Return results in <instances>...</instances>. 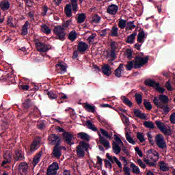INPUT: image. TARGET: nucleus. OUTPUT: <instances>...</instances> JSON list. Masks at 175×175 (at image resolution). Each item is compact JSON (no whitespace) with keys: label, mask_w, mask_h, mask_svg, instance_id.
Wrapping results in <instances>:
<instances>
[{"label":"nucleus","mask_w":175,"mask_h":175,"mask_svg":"<svg viewBox=\"0 0 175 175\" xmlns=\"http://www.w3.org/2000/svg\"><path fill=\"white\" fill-rule=\"evenodd\" d=\"M148 59L150 56L142 57L140 56H135L133 60L127 62V64L125 65L126 70H132V69H141L144 65L148 64Z\"/></svg>","instance_id":"nucleus-1"},{"label":"nucleus","mask_w":175,"mask_h":175,"mask_svg":"<svg viewBox=\"0 0 175 175\" xmlns=\"http://www.w3.org/2000/svg\"><path fill=\"white\" fill-rule=\"evenodd\" d=\"M118 27L120 28V29H124L125 27H126V21L124 19H121L119 21Z\"/></svg>","instance_id":"nucleus-51"},{"label":"nucleus","mask_w":175,"mask_h":175,"mask_svg":"<svg viewBox=\"0 0 175 175\" xmlns=\"http://www.w3.org/2000/svg\"><path fill=\"white\" fill-rule=\"evenodd\" d=\"M59 66L60 70L65 72H66V66L62 64L61 62H59L57 64H56V67L58 68Z\"/></svg>","instance_id":"nucleus-60"},{"label":"nucleus","mask_w":175,"mask_h":175,"mask_svg":"<svg viewBox=\"0 0 175 175\" xmlns=\"http://www.w3.org/2000/svg\"><path fill=\"white\" fill-rule=\"evenodd\" d=\"M170 121L172 122V124L175 123V112L172 113V115L170 116Z\"/></svg>","instance_id":"nucleus-64"},{"label":"nucleus","mask_w":175,"mask_h":175,"mask_svg":"<svg viewBox=\"0 0 175 175\" xmlns=\"http://www.w3.org/2000/svg\"><path fill=\"white\" fill-rule=\"evenodd\" d=\"M143 124L145 128H149V129H154L155 128V124L151 121H145Z\"/></svg>","instance_id":"nucleus-39"},{"label":"nucleus","mask_w":175,"mask_h":175,"mask_svg":"<svg viewBox=\"0 0 175 175\" xmlns=\"http://www.w3.org/2000/svg\"><path fill=\"white\" fill-rule=\"evenodd\" d=\"M87 16L84 13H81L78 15L77 23L78 24H83L85 21Z\"/></svg>","instance_id":"nucleus-33"},{"label":"nucleus","mask_w":175,"mask_h":175,"mask_svg":"<svg viewBox=\"0 0 175 175\" xmlns=\"http://www.w3.org/2000/svg\"><path fill=\"white\" fill-rule=\"evenodd\" d=\"M137 163H138L139 166H140V167L142 169H146V164H144L143 161H142L140 159L137 160Z\"/></svg>","instance_id":"nucleus-63"},{"label":"nucleus","mask_w":175,"mask_h":175,"mask_svg":"<svg viewBox=\"0 0 175 175\" xmlns=\"http://www.w3.org/2000/svg\"><path fill=\"white\" fill-rule=\"evenodd\" d=\"M77 154L79 158H84V155H85V152L81 146H77Z\"/></svg>","instance_id":"nucleus-35"},{"label":"nucleus","mask_w":175,"mask_h":175,"mask_svg":"<svg viewBox=\"0 0 175 175\" xmlns=\"http://www.w3.org/2000/svg\"><path fill=\"white\" fill-rule=\"evenodd\" d=\"M22 35H28V22H25L22 27Z\"/></svg>","instance_id":"nucleus-45"},{"label":"nucleus","mask_w":175,"mask_h":175,"mask_svg":"<svg viewBox=\"0 0 175 175\" xmlns=\"http://www.w3.org/2000/svg\"><path fill=\"white\" fill-rule=\"evenodd\" d=\"M7 24L10 28H14V24L13 23V18L12 16L8 17Z\"/></svg>","instance_id":"nucleus-57"},{"label":"nucleus","mask_w":175,"mask_h":175,"mask_svg":"<svg viewBox=\"0 0 175 175\" xmlns=\"http://www.w3.org/2000/svg\"><path fill=\"white\" fill-rule=\"evenodd\" d=\"M123 172H124L125 175H131V168L129 167L124 166L123 167Z\"/></svg>","instance_id":"nucleus-62"},{"label":"nucleus","mask_w":175,"mask_h":175,"mask_svg":"<svg viewBox=\"0 0 175 175\" xmlns=\"http://www.w3.org/2000/svg\"><path fill=\"white\" fill-rule=\"evenodd\" d=\"M42 152L40 151L38 153L36 154V156L33 158V166H36L40 162V158H42Z\"/></svg>","instance_id":"nucleus-23"},{"label":"nucleus","mask_w":175,"mask_h":175,"mask_svg":"<svg viewBox=\"0 0 175 175\" xmlns=\"http://www.w3.org/2000/svg\"><path fill=\"white\" fill-rule=\"evenodd\" d=\"M74 135L72 132L64 131L62 134L63 140H64L65 143L68 144V146H73L75 142L72 141L74 137Z\"/></svg>","instance_id":"nucleus-4"},{"label":"nucleus","mask_w":175,"mask_h":175,"mask_svg":"<svg viewBox=\"0 0 175 175\" xmlns=\"http://www.w3.org/2000/svg\"><path fill=\"white\" fill-rule=\"evenodd\" d=\"M165 88L167 90V91H174V88L172 87V83H170V81H167L165 83Z\"/></svg>","instance_id":"nucleus-58"},{"label":"nucleus","mask_w":175,"mask_h":175,"mask_svg":"<svg viewBox=\"0 0 175 175\" xmlns=\"http://www.w3.org/2000/svg\"><path fill=\"white\" fill-rule=\"evenodd\" d=\"M40 144V138H38L33 141L30 146V151L31 152H33L38 150V145Z\"/></svg>","instance_id":"nucleus-15"},{"label":"nucleus","mask_w":175,"mask_h":175,"mask_svg":"<svg viewBox=\"0 0 175 175\" xmlns=\"http://www.w3.org/2000/svg\"><path fill=\"white\" fill-rule=\"evenodd\" d=\"M134 28H136V25H135V21H130L127 23V26L126 27V31H128V29L132 31V29H134Z\"/></svg>","instance_id":"nucleus-44"},{"label":"nucleus","mask_w":175,"mask_h":175,"mask_svg":"<svg viewBox=\"0 0 175 175\" xmlns=\"http://www.w3.org/2000/svg\"><path fill=\"white\" fill-rule=\"evenodd\" d=\"M155 143L157 147L161 150H166V148H167L166 141H165V137H163L162 134H157L156 135Z\"/></svg>","instance_id":"nucleus-3"},{"label":"nucleus","mask_w":175,"mask_h":175,"mask_svg":"<svg viewBox=\"0 0 175 175\" xmlns=\"http://www.w3.org/2000/svg\"><path fill=\"white\" fill-rule=\"evenodd\" d=\"M158 100H161L162 105H165V104L169 103V97H167V96L164 95V94L159 95Z\"/></svg>","instance_id":"nucleus-32"},{"label":"nucleus","mask_w":175,"mask_h":175,"mask_svg":"<svg viewBox=\"0 0 175 175\" xmlns=\"http://www.w3.org/2000/svg\"><path fill=\"white\" fill-rule=\"evenodd\" d=\"M124 70V64H120L119 66L115 70V76L116 77H122V72Z\"/></svg>","instance_id":"nucleus-21"},{"label":"nucleus","mask_w":175,"mask_h":175,"mask_svg":"<svg viewBox=\"0 0 175 175\" xmlns=\"http://www.w3.org/2000/svg\"><path fill=\"white\" fill-rule=\"evenodd\" d=\"M64 12L66 13V17L70 18L72 17V5L71 4H66L64 8Z\"/></svg>","instance_id":"nucleus-22"},{"label":"nucleus","mask_w":175,"mask_h":175,"mask_svg":"<svg viewBox=\"0 0 175 175\" xmlns=\"http://www.w3.org/2000/svg\"><path fill=\"white\" fill-rule=\"evenodd\" d=\"M106 157L109 161H110V162H111V163H114V162H116L118 167H120V169H122V164L121 163V161H118V159L116 157H111L110 156V154L107 153Z\"/></svg>","instance_id":"nucleus-11"},{"label":"nucleus","mask_w":175,"mask_h":175,"mask_svg":"<svg viewBox=\"0 0 175 175\" xmlns=\"http://www.w3.org/2000/svg\"><path fill=\"white\" fill-rule=\"evenodd\" d=\"M49 142L53 146H60L61 145V137H59L57 134H51L49 136Z\"/></svg>","instance_id":"nucleus-8"},{"label":"nucleus","mask_w":175,"mask_h":175,"mask_svg":"<svg viewBox=\"0 0 175 175\" xmlns=\"http://www.w3.org/2000/svg\"><path fill=\"white\" fill-rule=\"evenodd\" d=\"M155 124H156L158 129H159L161 131V132L166 126H165V123H163L159 120H156Z\"/></svg>","instance_id":"nucleus-43"},{"label":"nucleus","mask_w":175,"mask_h":175,"mask_svg":"<svg viewBox=\"0 0 175 175\" xmlns=\"http://www.w3.org/2000/svg\"><path fill=\"white\" fill-rule=\"evenodd\" d=\"M154 88L156 91H157V92H159L160 94H163V92L166 91V89L161 88V84H159V83H157L156 87Z\"/></svg>","instance_id":"nucleus-46"},{"label":"nucleus","mask_w":175,"mask_h":175,"mask_svg":"<svg viewBox=\"0 0 175 175\" xmlns=\"http://www.w3.org/2000/svg\"><path fill=\"white\" fill-rule=\"evenodd\" d=\"M144 38H146V33H144V31H141L137 38V41L138 43H144Z\"/></svg>","instance_id":"nucleus-25"},{"label":"nucleus","mask_w":175,"mask_h":175,"mask_svg":"<svg viewBox=\"0 0 175 175\" xmlns=\"http://www.w3.org/2000/svg\"><path fill=\"white\" fill-rule=\"evenodd\" d=\"M161 132H163L164 135H167V136H170L172 135V129H167L166 126L163 130H161Z\"/></svg>","instance_id":"nucleus-56"},{"label":"nucleus","mask_w":175,"mask_h":175,"mask_svg":"<svg viewBox=\"0 0 175 175\" xmlns=\"http://www.w3.org/2000/svg\"><path fill=\"white\" fill-rule=\"evenodd\" d=\"M88 49V44L86 42L80 41L77 45V51L81 53V54H84L85 51Z\"/></svg>","instance_id":"nucleus-9"},{"label":"nucleus","mask_w":175,"mask_h":175,"mask_svg":"<svg viewBox=\"0 0 175 175\" xmlns=\"http://www.w3.org/2000/svg\"><path fill=\"white\" fill-rule=\"evenodd\" d=\"M37 126L38 129L42 131L46 128V124H44V121H38L37 122Z\"/></svg>","instance_id":"nucleus-48"},{"label":"nucleus","mask_w":175,"mask_h":175,"mask_svg":"<svg viewBox=\"0 0 175 175\" xmlns=\"http://www.w3.org/2000/svg\"><path fill=\"white\" fill-rule=\"evenodd\" d=\"M78 139H81L85 142H90V135L84 132H81L77 134Z\"/></svg>","instance_id":"nucleus-24"},{"label":"nucleus","mask_w":175,"mask_h":175,"mask_svg":"<svg viewBox=\"0 0 175 175\" xmlns=\"http://www.w3.org/2000/svg\"><path fill=\"white\" fill-rule=\"evenodd\" d=\"M98 137H99V142L100 144H102L103 147L106 148V150H108L109 148H110L111 147L110 142L107 141V139L105 138V137L102 136V134H100V133L99 132H98Z\"/></svg>","instance_id":"nucleus-10"},{"label":"nucleus","mask_w":175,"mask_h":175,"mask_svg":"<svg viewBox=\"0 0 175 175\" xmlns=\"http://www.w3.org/2000/svg\"><path fill=\"white\" fill-rule=\"evenodd\" d=\"M46 175H57V171L48 167L46 170Z\"/></svg>","instance_id":"nucleus-61"},{"label":"nucleus","mask_w":175,"mask_h":175,"mask_svg":"<svg viewBox=\"0 0 175 175\" xmlns=\"http://www.w3.org/2000/svg\"><path fill=\"white\" fill-rule=\"evenodd\" d=\"M53 33L55 35V39L57 40L64 42L66 39V31H65V28L61 25L55 27Z\"/></svg>","instance_id":"nucleus-2"},{"label":"nucleus","mask_w":175,"mask_h":175,"mask_svg":"<svg viewBox=\"0 0 175 175\" xmlns=\"http://www.w3.org/2000/svg\"><path fill=\"white\" fill-rule=\"evenodd\" d=\"M35 45L37 49V51H39V53H47V51L51 49V46H50V44H46L42 42H37L35 43Z\"/></svg>","instance_id":"nucleus-5"},{"label":"nucleus","mask_w":175,"mask_h":175,"mask_svg":"<svg viewBox=\"0 0 175 175\" xmlns=\"http://www.w3.org/2000/svg\"><path fill=\"white\" fill-rule=\"evenodd\" d=\"M79 146L82 147V148L85 150V151H88V148H90V144H87L84 141H81L79 142Z\"/></svg>","instance_id":"nucleus-42"},{"label":"nucleus","mask_w":175,"mask_h":175,"mask_svg":"<svg viewBox=\"0 0 175 175\" xmlns=\"http://www.w3.org/2000/svg\"><path fill=\"white\" fill-rule=\"evenodd\" d=\"M159 167H160V170H162V172H169L170 167H169V166H167V165H166V163H165V161H162L159 162Z\"/></svg>","instance_id":"nucleus-34"},{"label":"nucleus","mask_w":175,"mask_h":175,"mask_svg":"<svg viewBox=\"0 0 175 175\" xmlns=\"http://www.w3.org/2000/svg\"><path fill=\"white\" fill-rule=\"evenodd\" d=\"M136 35H137L136 31H134L133 33L129 35L126 38V43H128L129 44H133L135 43V40L136 39Z\"/></svg>","instance_id":"nucleus-16"},{"label":"nucleus","mask_w":175,"mask_h":175,"mask_svg":"<svg viewBox=\"0 0 175 175\" xmlns=\"http://www.w3.org/2000/svg\"><path fill=\"white\" fill-rule=\"evenodd\" d=\"M130 167H131L133 173H135V174H139L140 169H139V167L136 166L135 163H132L130 165Z\"/></svg>","instance_id":"nucleus-37"},{"label":"nucleus","mask_w":175,"mask_h":175,"mask_svg":"<svg viewBox=\"0 0 175 175\" xmlns=\"http://www.w3.org/2000/svg\"><path fill=\"white\" fill-rule=\"evenodd\" d=\"M23 152L20 150H16L14 154V162H18V161H23L24 159V156L23 155Z\"/></svg>","instance_id":"nucleus-13"},{"label":"nucleus","mask_w":175,"mask_h":175,"mask_svg":"<svg viewBox=\"0 0 175 175\" xmlns=\"http://www.w3.org/2000/svg\"><path fill=\"white\" fill-rule=\"evenodd\" d=\"M137 139L139 140L140 143H144L146 139H144V135H143V133L138 132L137 133Z\"/></svg>","instance_id":"nucleus-52"},{"label":"nucleus","mask_w":175,"mask_h":175,"mask_svg":"<svg viewBox=\"0 0 175 175\" xmlns=\"http://www.w3.org/2000/svg\"><path fill=\"white\" fill-rule=\"evenodd\" d=\"M144 162H145V163H146V165H148V166H152L153 167H155L157 166V164L155 163V162H151L150 161L149 159H144Z\"/></svg>","instance_id":"nucleus-55"},{"label":"nucleus","mask_w":175,"mask_h":175,"mask_svg":"<svg viewBox=\"0 0 175 175\" xmlns=\"http://www.w3.org/2000/svg\"><path fill=\"white\" fill-rule=\"evenodd\" d=\"M121 100H122L123 103H124V105H126V106H128L129 107H132V106H133V103H131L129 100V98H126V96H122L120 97Z\"/></svg>","instance_id":"nucleus-28"},{"label":"nucleus","mask_w":175,"mask_h":175,"mask_svg":"<svg viewBox=\"0 0 175 175\" xmlns=\"http://www.w3.org/2000/svg\"><path fill=\"white\" fill-rule=\"evenodd\" d=\"M144 106L146 109V110H151L152 109V105L151 103L147 101V100H144Z\"/></svg>","instance_id":"nucleus-47"},{"label":"nucleus","mask_w":175,"mask_h":175,"mask_svg":"<svg viewBox=\"0 0 175 175\" xmlns=\"http://www.w3.org/2000/svg\"><path fill=\"white\" fill-rule=\"evenodd\" d=\"M76 39H77V32H76V30H72L68 34V40L75 42Z\"/></svg>","instance_id":"nucleus-27"},{"label":"nucleus","mask_w":175,"mask_h":175,"mask_svg":"<svg viewBox=\"0 0 175 175\" xmlns=\"http://www.w3.org/2000/svg\"><path fill=\"white\" fill-rule=\"evenodd\" d=\"M102 72L103 74L105 75V76H109V75H111V68H110V66L109 64H105L104 66L101 68Z\"/></svg>","instance_id":"nucleus-19"},{"label":"nucleus","mask_w":175,"mask_h":175,"mask_svg":"<svg viewBox=\"0 0 175 175\" xmlns=\"http://www.w3.org/2000/svg\"><path fill=\"white\" fill-rule=\"evenodd\" d=\"M100 16L98 15L97 14H95L92 19V23L93 24H99L100 23Z\"/></svg>","instance_id":"nucleus-40"},{"label":"nucleus","mask_w":175,"mask_h":175,"mask_svg":"<svg viewBox=\"0 0 175 175\" xmlns=\"http://www.w3.org/2000/svg\"><path fill=\"white\" fill-rule=\"evenodd\" d=\"M135 100L137 105H142L143 103V96L142 94L136 93L135 94Z\"/></svg>","instance_id":"nucleus-41"},{"label":"nucleus","mask_w":175,"mask_h":175,"mask_svg":"<svg viewBox=\"0 0 175 175\" xmlns=\"http://www.w3.org/2000/svg\"><path fill=\"white\" fill-rule=\"evenodd\" d=\"M86 126L88 129H90L91 131H93V132H98V128L95 126L92 122H91V120H87L86 121Z\"/></svg>","instance_id":"nucleus-31"},{"label":"nucleus","mask_w":175,"mask_h":175,"mask_svg":"<svg viewBox=\"0 0 175 175\" xmlns=\"http://www.w3.org/2000/svg\"><path fill=\"white\" fill-rule=\"evenodd\" d=\"M158 83H157L156 81H154L151 79H146L144 81L145 85H148V87H152L153 88H155L157 87V84Z\"/></svg>","instance_id":"nucleus-26"},{"label":"nucleus","mask_w":175,"mask_h":175,"mask_svg":"<svg viewBox=\"0 0 175 175\" xmlns=\"http://www.w3.org/2000/svg\"><path fill=\"white\" fill-rule=\"evenodd\" d=\"M100 131L101 132L103 136H105V137H107V139H111V136H110L109 133L105 129H100Z\"/></svg>","instance_id":"nucleus-54"},{"label":"nucleus","mask_w":175,"mask_h":175,"mask_svg":"<svg viewBox=\"0 0 175 175\" xmlns=\"http://www.w3.org/2000/svg\"><path fill=\"white\" fill-rule=\"evenodd\" d=\"M32 106V101L31 100V98H27L25 100V102L23 103V107L25 109V110H28L29 107Z\"/></svg>","instance_id":"nucleus-29"},{"label":"nucleus","mask_w":175,"mask_h":175,"mask_svg":"<svg viewBox=\"0 0 175 175\" xmlns=\"http://www.w3.org/2000/svg\"><path fill=\"white\" fill-rule=\"evenodd\" d=\"M28 163L27 162H22L19 164L18 167V170L21 175H27L28 174Z\"/></svg>","instance_id":"nucleus-7"},{"label":"nucleus","mask_w":175,"mask_h":175,"mask_svg":"<svg viewBox=\"0 0 175 175\" xmlns=\"http://www.w3.org/2000/svg\"><path fill=\"white\" fill-rule=\"evenodd\" d=\"M153 103L158 107L159 109H163V111L164 113H169L170 111V108L167 105H165L162 104L161 103H159V100L158 99V97L155 96L153 99Z\"/></svg>","instance_id":"nucleus-6"},{"label":"nucleus","mask_w":175,"mask_h":175,"mask_svg":"<svg viewBox=\"0 0 175 175\" xmlns=\"http://www.w3.org/2000/svg\"><path fill=\"white\" fill-rule=\"evenodd\" d=\"M122 121L125 126H129V124H131V122H129V118L126 117V116L123 115Z\"/></svg>","instance_id":"nucleus-49"},{"label":"nucleus","mask_w":175,"mask_h":175,"mask_svg":"<svg viewBox=\"0 0 175 175\" xmlns=\"http://www.w3.org/2000/svg\"><path fill=\"white\" fill-rule=\"evenodd\" d=\"M83 107L86 111H88V113H95V106H92L88 103H85Z\"/></svg>","instance_id":"nucleus-30"},{"label":"nucleus","mask_w":175,"mask_h":175,"mask_svg":"<svg viewBox=\"0 0 175 175\" xmlns=\"http://www.w3.org/2000/svg\"><path fill=\"white\" fill-rule=\"evenodd\" d=\"M112 150L114 154L116 155H118V154L121 152V148L120 147V145H118V144H117L116 142H113L112 143Z\"/></svg>","instance_id":"nucleus-20"},{"label":"nucleus","mask_w":175,"mask_h":175,"mask_svg":"<svg viewBox=\"0 0 175 175\" xmlns=\"http://www.w3.org/2000/svg\"><path fill=\"white\" fill-rule=\"evenodd\" d=\"M109 36H111L112 38H118V36H120L118 34V27L113 26L110 33H109Z\"/></svg>","instance_id":"nucleus-18"},{"label":"nucleus","mask_w":175,"mask_h":175,"mask_svg":"<svg viewBox=\"0 0 175 175\" xmlns=\"http://www.w3.org/2000/svg\"><path fill=\"white\" fill-rule=\"evenodd\" d=\"M146 135L148 137V140H149L150 144H151L152 146H154V139H152V135H151V133L148 132L147 133Z\"/></svg>","instance_id":"nucleus-59"},{"label":"nucleus","mask_w":175,"mask_h":175,"mask_svg":"<svg viewBox=\"0 0 175 175\" xmlns=\"http://www.w3.org/2000/svg\"><path fill=\"white\" fill-rule=\"evenodd\" d=\"M41 31L46 35H50V33H51V29L49 27V26H47L46 25H43L41 27Z\"/></svg>","instance_id":"nucleus-36"},{"label":"nucleus","mask_w":175,"mask_h":175,"mask_svg":"<svg viewBox=\"0 0 175 175\" xmlns=\"http://www.w3.org/2000/svg\"><path fill=\"white\" fill-rule=\"evenodd\" d=\"M49 169H51L52 170H55L57 172L58 169H59V166L58 165V163L53 162L49 167Z\"/></svg>","instance_id":"nucleus-53"},{"label":"nucleus","mask_w":175,"mask_h":175,"mask_svg":"<svg viewBox=\"0 0 175 175\" xmlns=\"http://www.w3.org/2000/svg\"><path fill=\"white\" fill-rule=\"evenodd\" d=\"M52 154L55 158L59 159L62 155V152L59 150V145H55L53 148Z\"/></svg>","instance_id":"nucleus-14"},{"label":"nucleus","mask_w":175,"mask_h":175,"mask_svg":"<svg viewBox=\"0 0 175 175\" xmlns=\"http://www.w3.org/2000/svg\"><path fill=\"white\" fill-rule=\"evenodd\" d=\"M126 139L131 144H136V142L133 140V138L131 137L129 133H126Z\"/></svg>","instance_id":"nucleus-50"},{"label":"nucleus","mask_w":175,"mask_h":175,"mask_svg":"<svg viewBox=\"0 0 175 175\" xmlns=\"http://www.w3.org/2000/svg\"><path fill=\"white\" fill-rule=\"evenodd\" d=\"M0 8L1 10H3V12H5V10H9V9L10 8V3H9V1H2L0 3Z\"/></svg>","instance_id":"nucleus-17"},{"label":"nucleus","mask_w":175,"mask_h":175,"mask_svg":"<svg viewBox=\"0 0 175 175\" xmlns=\"http://www.w3.org/2000/svg\"><path fill=\"white\" fill-rule=\"evenodd\" d=\"M46 95H48L49 99H57V93L54 91H46Z\"/></svg>","instance_id":"nucleus-38"},{"label":"nucleus","mask_w":175,"mask_h":175,"mask_svg":"<svg viewBox=\"0 0 175 175\" xmlns=\"http://www.w3.org/2000/svg\"><path fill=\"white\" fill-rule=\"evenodd\" d=\"M117 12H118V5L115 4H111L107 9V13L111 14L112 16L117 14Z\"/></svg>","instance_id":"nucleus-12"}]
</instances>
